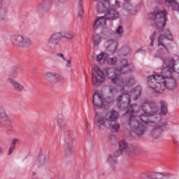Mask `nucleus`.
I'll list each match as a JSON object with an SVG mask.
<instances>
[{"instance_id":"45","label":"nucleus","mask_w":179,"mask_h":179,"mask_svg":"<svg viewBox=\"0 0 179 179\" xmlns=\"http://www.w3.org/2000/svg\"><path fill=\"white\" fill-rule=\"evenodd\" d=\"M3 153V148L0 147V155H2Z\"/></svg>"},{"instance_id":"7","label":"nucleus","mask_w":179,"mask_h":179,"mask_svg":"<svg viewBox=\"0 0 179 179\" xmlns=\"http://www.w3.org/2000/svg\"><path fill=\"white\" fill-rule=\"evenodd\" d=\"M9 41L17 48H29L31 45V40L20 34L11 35Z\"/></svg>"},{"instance_id":"36","label":"nucleus","mask_w":179,"mask_h":179,"mask_svg":"<svg viewBox=\"0 0 179 179\" xmlns=\"http://www.w3.org/2000/svg\"><path fill=\"white\" fill-rule=\"evenodd\" d=\"M96 10L100 13L104 12V4H103V3H98L96 6Z\"/></svg>"},{"instance_id":"51","label":"nucleus","mask_w":179,"mask_h":179,"mask_svg":"<svg viewBox=\"0 0 179 179\" xmlns=\"http://www.w3.org/2000/svg\"><path fill=\"white\" fill-rule=\"evenodd\" d=\"M2 2V0H0V3Z\"/></svg>"},{"instance_id":"24","label":"nucleus","mask_w":179,"mask_h":179,"mask_svg":"<svg viewBox=\"0 0 179 179\" xmlns=\"http://www.w3.org/2000/svg\"><path fill=\"white\" fill-rule=\"evenodd\" d=\"M60 34L62 38H66L71 41H76V34H73V32H64Z\"/></svg>"},{"instance_id":"46","label":"nucleus","mask_w":179,"mask_h":179,"mask_svg":"<svg viewBox=\"0 0 179 179\" xmlns=\"http://www.w3.org/2000/svg\"><path fill=\"white\" fill-rule=\"evenodd\" d=\"M85 127L87 128L89 127V122L87 120L85 121Z\"/></svg>"},{"instance_id":"16","label":"nucleus","mask_w":179,"mask_h":179,"mask_svg":"<svg viewBox=\"0 0 179 179\" xmlns=\"http://www.w3.org/2000/svg\"><path fill=\"white\" fill-rule=\"evenodd\" d=\"M118 48V41L110 39L106 42V50L109 54H115Z\"/></svg>"},{"instance_id":"10","label":"nucleus","mask_w":179,"mask_h":179,"mask_svg":"<svg viewBox=\"0 0 179 179\" xmlns=\"http://www.w3.org/2000/svg\"><path fill=\"white\" fill-rule=\"evenodd\" d=\"M92 83L96 86L97 83L106 82L104 72L99 67H94L92 70Z\"/></svg>"},{"instance_id":"21","label":"nucleus","mask_w":179,"mask_h":179,"mask_svg":"<svg viewBox=\"0 0 179 179\" xmlns=\"http://www.w3.org/2000/svg\"><path fill=\"white\" fill-rule=\"evenodd\" d=\"M124 3L123 5L124 9L127 12H129L131 15H135V12H136V9L135 8V7L132 6L131 3H129L131 0H124Z\"/></svg>"},{"instance_id":"22","label":"nucleus","mask_w":179,"mask_h":179,"mask_svg":"<svg viewBox=\"0 0 179 179\" xmlns=\"http://www.w3.org/2000/svg\"><path fill=\"white\" fill-rule=\"evenodd\" d=\"M107 58H108V55L106 52H101L96 56V61L100 65H103L107 62Z\"/></svg>"},{"instance_id":"6","label":"nucleus","mask_w":179,"mask_h":179,"mask_svg":"<svg viewBox=\"0 0 179 179\" xmlns=\"http://www.w3.org/2000/svg\"><path fill=\"white\" fill-rule=\"evenodd\" d=\"M120 19V13L113 8H109L106 10L105 16L98 17L94 24V30H97L99 27L106 26V20L113 22Z\"/></svg>"},{"instance_id":"40","label":"nucleus","mask_w":179,"mask_h":179,"mask_svg":"<svg viewBox=\"0 0 179 179\" xmlns=\"http://www.w3.org/2000/svg\"><path fill=\"white\" fill-rule=\"evenodd\" d=\"M20 141L18 138H14L12 141V143L11 145H13V146H16V145H17V143H19Z\"/></svg>"},{"instance_id":"32","label":"nucleus","mask_w":179,"mask_h":179,"mask_svg":"<svg viewBox=\"0 0 179 179\" xmlns=\"http://www.w3.org/2000/svg\"><path fill=\"white\" fill-rule=\"evenodd\" d=\"M150 179H162V173L150 172Z\"/></svg>"},{"instance_id":"30","label":"nucleus","mask_w":179,"mask_h":179,"mask_svg":"<svg viewBox=\"0 0 179 179\" xmlns=\"http://www.w3.org/2000/svg\"><path fill=\"white\" fill-rule=\"evenodd\" d=\"M124 85L120 86V87H124V86H132L135 83V78L134 77H129L126 79L125 82L123 81Z\"/></svg>"},{"instance_id":"52","label":"nucleus","mask_w":179,"mask_h":179,"mask_svg":"<svg viewBox=\"0 0 179 179\" xmlns=\"http://www.w3.org/2000/svg\"><path fill=\"white\" fill-rule=\"evenodd\" d=\"M94 1H97V0H94Z\"/></svg>"},{"instance_id":"27","label":"nucleus","mask_w":179,"mask_h":179,"mask_svg":"<svg viewBox=\"0 0 179 179\" xmlns=\"http://www.w3.org/2000/svg\"><path fill=\"white\" fill-rule=\"evenodd\" d=\"M38 164L44 166L48 162V157L44 154H41L37 158Z\"/></svg>"},{"instance_id":"25","label":"nucleus","mask_w":179,"mask_h":179,"mask_svg":"<svg viewBox=\"0 0 179 179\" xmlns=\"http://www.w3.org/2000/svg\"><path fill=\"white\" fill-rule=\"evenodd\" d=\"M117 150H120L121 155H122L124 152H130L128 148V143L124 140H122L119 143V149Z\"/></svg>"},{"instance_id":"17","label":"nucleus","mask_w":179,"mask_h":179,"mask_svg":"<svg viewBox=\"0 0 179 179\" xmlns=\"http://www.w3.org/2000/svg\"><path fill=\"white\" fill-rule=\"evenodd\" d=\"M8 122H10V117L4 108H0V128H3Z\"/></svg>"},{"instance_id":"4","label":"nucleus","mask_w":179,"mask_h":179,"mask_svg":"<svg viewBox=\"0 0 179 179\" xmlns=\"http://www.w3.org/2000/svg\"><path fill=\"white\" fill-rule=\"evenodd\" d=\"M120 119V113L115 110L112 109L105 112L104 115L99 112L94 113V121L98 129H103L104 127H107L111 132L117 133L120 131V123L117 121Z\"/></svg>"},{"instance_id":"38","label":"nucleus","mask_w":179,"mask_h":179,"mask_svg":"<svg viewBox=\"0 0 179 179\" xmlns=\"http://www.w3.org/2000/svg\"><path fill=\"white\" fill-rule=\"evenodd\" d=\"M16 146L13 145L12 144L10 145L9 149H8V156H10L12 153L15 151Z\"/></svg>"},{"instance_id":"2","label":"nucleus","mask_w":179,"mask_h":179,"mask_svg":"<svg viewBox=\"0 0 179 179\" xmlns=\"http://www.w3.org/2000/svg\"><path fill=\"white\" fill-rule=\"evenodd\" d=\"M167 15V11L164 10H156L148 14V19L153 22L155 31L153 32L150 36L151 43L150 47H153V43H155V38H156V34H159L157 38L158 47H163L167 52L169 49L167 45H169V41H173L174 38L171 32L169 29H164L166 26V16Z\"/></svg>"},{"instance_id":"33","label":"nucleus","mask_w":179,"mask_h":179,"mask_svg":"<svg viewBox=\"0 0 179 179\" xmlns=\"http://www.w3.org/2000/svg\"><path fill=\"white\" fill-rule=\"evenodd\" d=\"M138 178L150 179V172H142L138 174Z\"/></svg>"},{"instance_id":"29","label":"nucleus","mask_w":179,"mask_h":179,"mask_svg":"<svg viewBox=\"0 0 179 179\" xmlns=\"http://www.w3.org/2000/svg\"><path fill=\"white\" fill-rule=\"evenodd\" d=\"M115 34L117 38H121V37L124 36V28H122V26L117 27V28L115 29Z\"/></svg>"},{"instance_id":"44","label":"nucleus","mask_w":179,"mask_h":179,"mask_svg":"<svg viewBox=\"0 0 179 179\" xmlns=\"http://www.w3.org/2000/svg\"><path fill=\"white\" fill-rule=\"evenodd\" d=\"M82 15H83V13H78V15H77L78 19H80L82 17Z\"/></svg>"},{"instance_id":"39","label":"nucleus","mask_w":179,"mask_h":179,"mask_svg":"<svg viewBox=\"0 0 179 179\" xmlns=\"http://www.w3.org/2000/svg\"><path fill=\"white\" fill-rule=\"evenodd\" d=\"M66 68H71V65H72V61L71 59H66Z\"/></svg>"},{"instance_id":"23","label":"nucleus","mask_w":179,"mask_h":179,"mask_svg":"<svg viewBox=\"0 0 179 179\" xmlns=\"http://www.w3.org/2000/svg\"><path fill=\"white\" fill-rule=\"evenodd\" d=\"M166 6H171L173 10H178L179 12V3L176 0H165Z\"/></svg>"},{"instance_id":"15","label":"nucleus","mask_w":179,"mask_h":179,"mask_svg":"<svg viewBox=\"0 0 179 179\" xmlns=\"http://www.w3.org/2000/svg\"><path fill=\"white\" fill-rule=\"evenodd\" d=\"M121 156V150H116L113 154L108 155L107 163L113 169L118 164V157Z\"/></svg>"},{"instance_id":"5","label":"nucleus","mask_w":179,"mask_h":179,"mask_svg":"<svg viewBox=\"0 0 179 179\" xmlns=\"http://www.w3.org/2000/svg\"><path fill=\"white\" fill-rule=\"evenodd\" d=\"M57 125L59 128H60L63 134L64 141V150L65 156H71V155L73 153V141H75V138L72 137L71 131H69V130L66 129V124H65L64 120H62V119H59L57 120Z\"/></svg>"},{"instance_id":"19","label":"nucleus","mask_w":179,"mask_h":179,"mask_svg":"<svg viewBox=\"0 0 179 179\" xmlns=\"http://www.w3.org/2000/svg\"><path fill=\"white\" fill-rule=\"evenodd\" d=\"M164 64L162 65H166L169 68H171V65L173 69H174V72H177V73H179V62L176 63V61L171 57H169L165 60H163Z\"/></svg>"},{"instance_id":"35","label":"nucleus","mask_w":179,"mask_h":179,"mask_svg":"<svg viewBox=\"0 0 179 179\" xmlns=\"http://www.w3.org/2000/svg\"><path fill=\"white\" fill-rule=\"evenodd\" d=\"M118 59L117 57H111L108 59V64L109 65H115Z\"/></svg>"},{"instance_id":"37","label":"nucleus","mask_w":179,"mask_h":179,"mask_svg":"<svg viewBox=\"0 0 179 179\" xmlns=\"http://www.w3.org/2000/svg\"><path fill=\"white\" fill-rule=\"evenodd\" d=\"M78 13H83V6H82V0H78Z\"/></svg>"},{"instance_id":"31","label":"nucleus","mask_w":179,"mask_h":179,"mask_svg":"<svg viewBox=\"0 0 179 179\" xmlns=\"http://www.w3.org/2000/svg\"><path fill=\"white\" fill-rule=\"evenodd\" d=\"M94 44L96 47H99L101 43V36L99 34H95L93 36Z\"/></svg>"},{"instance_id":"47","label":"nucleus","mask_w":179,"mask_h":179,"mask_svg":"<svg viewBox=\"0 0 179 179\" xmlns=\"http://www.w3.org/2000/svg\"><path fill=\"white\" fill-rule=\"evenodd\" d=\"M32 176H37V173H36V172H32Z\"/></svg>"},{"instance_id":"12","label":"nucleus","mask_w":179,"mask_h":179,"mask_svg":"<svg viewBox=\"0 0 179 179\" xmlns=\"http://www.w3.org/2000/svg\"><path fill=\"white\" fill-rule=\"evenodd\" d=\"M92 103L94 110H96V108H101L104 106V95L100 91L95 90L92 95Z\"/></svg>"},{"instance_id":"50","label":"nucleus","mask_w":179,"mask_h":179,"mask_svg":"<svg viewBox=\"0 0 179 179\" xmlns=\"http://www.w3.org/2000/svg\"><path fill=\"white\" fill-rule=\"evenodd\" d=\"M4 15H6V11H3Z\"/></svg>"},{"instance_id":"1","label":"nucleus","mask_w":179,"mask_h":179,"mask_svg":"<svg viewBox=\"0 0 179 179\" xmlns=\"http://www.w3.org/2000/svg\"><path fill=\"white\" fill-rule=\"evenodd\" d=\"M159 113V108L156 103L145 100L141 106V109L138 105H133L127 111L126 115L129 119L126 122L127 127L129 129L131 134L137 136H142L148 131V127H156L152 131V135L155 139H159L162 136L163 128L167 127V123L159 122L157 123V117L153 120L152 117Z\"/></svg>"},{"instance_id":"20","label":"nucleus","mask_w":179,"mask_h":179,"mask_svg":"<svg viewBox=\"0 0 179 179\" xmlns=\"http://www.w3.org/2000/svg\"><path fill=\"white\" fill-rule=\"evenodd\" d=\"M8 82H10V83H11L15 92H17L18 93H22L23 90H24V87L23 86V85L20 84V83L17 82L16 80L12 78H8Z\"/></svg>"},{"instance_id":"42","label":"nucleus","mask_w":179,"mask_h":179,"mask_svg":"<svg viewBox=\"0 0 179 179\" xmlns=\"http://www.w3.org/2000/svg\"><path fill=\"white\" fill-rule=\"evenodd\" d=\"M109 92H110V93H113L114 92H115V87H114V86H110Z\"/></svg>"},{"instance_id":"34","label":"nucleus","mask_w":179,"mask_h":179,"mask_svg":"<svg viewBox=\"0 0 179 179\" xmlns=\"http://www.w3.org/2000/svg\"><path fill=\"white\" fill-rule=\"evenodd\" d=\"M129 52H131V49L129 47H124L122 48V54L124 57L129 55Z\"/></svg>"},{"instance_id":"11","label":"nucleus","mask_w":179,"mask_h":179,"mask_svg":"<svg viewBox=\"0 0 179 179\" xmlns=\"http://www.w3.org/2000/svg\"><path fill=\"white\" fill-rule=\"evenodd\" d=\"M117 71L120 72V73H131V72L135 71V66L128 63V59H122L120 60Z\"/></svg>"},{"instance_id":"26","label":"nucleus","mask_w":179,"mask_h":179,"mask_svg":"<svg viewBox=\"0 0 179 179\" xmlns=\"http://www.w3.org/2000/svg\"><path fill=\"white\" fill-rule=\"evenodd\" d=\"M141 92H142V88L139 86H137L131 90V97H134V99L136 100V99H138V97L141 96Z\"/></svg>"},{"instance_id":"8","label":"nucleus","mask_w":179,"mask_h":179,"mask_svg":"<svg viewBox=\"0 0 179 179\" xmlns=\"http://www.w3.org/2000/svg\"><path fill=\"white\" fill-rule=\"evenodd\" d=\"M117 106L120 108H128L125 114L123 115L124 117H127V122H128V120L129 119V116L127 115L128 111L131 110V107L132 106H138L137 104H132L129 106V103H131V95L127 93L122 94L120 96L117 98Z\"/></svg>"},{"instance_id":"28","label":"nucleus","mask_w":179,"mask_h":179,"mask_svg":"<svg viewBox=\"0 0 179 179\" xmlns=\"http://www.w3.org/2000/svg\"><path fill=\"white\" fill-rule=\"evenodd\" d=\"M160 106H161V115H166V114H167V113L169 112L167 110V103L164 101H161Z\"/></svg>"},{"instance_id":"18","label":"nucleus","mask_w":179,"mask_h":179,"mask_svg":"<svg viewBox=\"0 0 179 179\" xmlns=\"http://www.w3.org/2000/svg\"><path fill=\"white\" fill-rule=\"evenodd\" d=\"M61 33H54L48 38V43L54 47H57L61 43Z\"/></svg>"},{"instance_id":"48","label":"nucleus","mask_w":179,"mask_h":179,"mask_svg":"<svg viewBox=\"0 0 179 179\" xmlns=\"http://www.w3.org/2000/svg\"><path fill=\"white\" fill-rule=\"evenodd\" d=\"M115 3H116V5H120V1H115Z\"/></svg>"},{"instance_id":"13","label":"nucleus","mask_w":179,"mask_h":179,"mask_svg":"<svg viewBox=\"0 0 179 179\" xmlns=\"http://www.w3.org/2000/svg\"><path fill=\"white\" fill-rule=\"evenodd\" d=\"M62 78L61 74L54 72V71H47L45 73V78L50 85H55V83H58L59 79Z\"/></svg>"},{"instance_id":"49","label":"nucleus","mask_w":179,"mask_h":179,"mask_svg":"<svg viewBox=\"0 0 179 179\" xmlns=\"http://www.w3.org/2000/svg\"><path fill=\"white\" fill-rule=\"evenodd\" d=\"M59 2H65L66 0H58Z\"/></svg>"},{"instance_id":"9","label":"nucleus","mask_w":179,"mask_h":179,"mask_svg":"<svg viewBox=\"0 0 179 179\" xmlns=\"http://www.w3.org/2000/svg\"><path fill=\"white\" fill-rule=\"evenodd\" d=\"M105 75L108 79H110L113 85H117V86H124V80L120 78V76L117 74L115 69L106 68L104 69Z\"/></svg>"},{"instance_id":"3","label":"nucleus","mask_w":179,"mask_h":179,"mask_svg":"<svg viewBox=\"0 0 179 179\" xmlns=\"http://www.w3.org/2000/svg\"><path fill=\"white\" fill-rule=\"evenodd\" d=\"M173 72H174L173 64L171 67H169L167 62H165V64L162 65L161 74L151 75L148 77V85L154 90L155 94L162 93L166 87L169 90L176 89V80L171 77Z\"/></svg>"},{"instance_id":"41","label":"nucleus","mask_w":179,"mask_h":179,"mask_svg":"<svg viewBox=\"0 0 179 179\" xmlns=\"http://www.w3.org/2000/svg\"><path fill=\"white\" fill-rule=\"evenodd\" d=\"M56 55L59 58H62V59H63L64 61H66V59H65V56L64 55V54H62V53H57Z\"/></svg>"},{"instance_id":"43","label":"nucleus","mask_w":179,"mask_h":179,"mask_svg":"<svg viewBox=\"0 0 179 179\" xmlns=\"http://www.w3.org/2000/svg\"><path fill=\"white\" fill-rule=\"evenodd\" d=\"M161 176H162V179H163L164 177H171V175L170 173H161Z\"/></svg>"},{"instance_id":"14","label":"nucleus","mask_w":179,"mask_h":179,"mask_svg":"<svg viewBox=\"0 0 179 179\" xmlns=\"http://www.w3.org/2000/svg\"><path fill=\"white\" fill-rule=\"evenodd\" d=\"M52 5V0H43L37 7L35 8L36 13H45L51 8Z\"/></svg>"}]
</instances>
